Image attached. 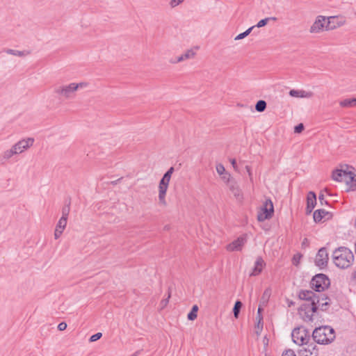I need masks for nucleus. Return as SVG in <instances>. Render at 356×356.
<instances>
[{
  "mask_svg": "<svg viewBox=\"0 0 356 356\" xmlns=\"http://www.w3.org/2000/svg\"><path fill=\"white\" fill-rule=\"evenodd\" d=\"M331 177L334 181L343 183L347 192L356 191V173L353 166L340 165L332 171Z\"/></svg>",
  "mask_w": 356,
  "mask_h": 356,
  "instance_id": "f257e3e1",
  "label": "nucleus"
},
{
  "mask_svg": "<svg viewBox=\"0 0 356 356\" xmlns=\"http://www.w3.org/2000/svg\"><path fill=\"white\" fill-rule=\"evenodd\" d=\"M308 298L302 306L301 309L304 310L308 315L312 316L313 313L318 310H325L328 305L327 298L324 295L316 296L312 292H308Z\"/></svg>",
  "mask_w": 356,
  "mask_h": 356,
  "instance_id": "f03ea898",
  "label": "nucleus"
},
{
  "mask_svg": "<svg viewBox=\"0 0 356 356\" xmlns=\"http://www.w3.org/2000/svg\"><path fill=\"white\" fill-rule=\"evenodd\" d=\"M334 264L339 268L344 269L350 267L354 262V255L352 251L345 247L336 249L332 254Z\"/></svg>",
  "mask_w": 356,
  "mask_h": 356,
  "instance_id": "7ed1b4c3",
  "label": "nucleus"
},
{
  "mask_svg": "<svg viewBox=\"0 0 356 356\" xmlns=\"http://www.w3.org/2000/svg\"><path fill=\"white\" fill-rule=\"evenodd\" d=\"M174 170V168L170 167L168 170L163 175V177L159 183L158 200L159 204L161 206H165L167 204L166 195Z\"/></svg>",
  "mask_w": 356,
  "mask_h": 356,
  "instance_id": "20e7f679",
  "label": "nucleus"
},
{
  "mask_svg": "<svg viewBox=\"0 0 356 356\" xmlns=\"http://www.w3.org/2000/svg\"><path fill=\"white\" fill-rule=\"evenodd\" d=\"M86 86L87 83L84 82H72L69 84L58 86L54 88V92L60 97L70 99L78 90L86 88Z\"/></svg>",
  "mask_w": 356,
  "mask_h": 356,
  "instance_id": "39448f33",
  "label": "nucleus"
},
{
  "mask_svg": "<svg viewBox=\"0 0 356 356\" xmlns=\"http://www.w3.org/2000/svg\"><path fill=\"white\" fill-rule=\"evenodd\" d=\"M313 338L318 343L326 344L335 338L334 331L329 326L319 327L314 330Z\"/></svg>",
  "mask_w": 356,
  "mask_h": 356,
  "instance_id": "423d86ee",
  "label": "nucleus"
},
{
  "mask_svg": "<svg viewBox=\"0 0 356 356\" xmlns=\"http://www.w3.org/2000/svg\"><path fill=\"white\" fill-rule=\"evenodd\" d=\"M274 205L270 199H266L258 209L257 219L259 222L270 220L274 215Z\"/></svg>",
  "mask_w": 356,
  "mask_h": 356,
  "instance_id": "0eeeda50",
  "label": "nucleus"
},
{
  "mask_svg": "<svg viewBox=\"0 0 356 356\" xmlns=\"http://www.w3.org/2000/svg\"><path fill=\"white\" fill-rule=\"evenodd\" d=\"M293 341L298 346H302L311 341L310 335L303 327L295 328L291 333Z\"/></svg>",
  "mask_w": 356,
  "mask_h": 356,
  "instance_id": "6e6552de",
  "label": "nucleus"
},
{
  "mask_svg": "<svg viewBox=\"0 0 356 356\" xmlns=\"http://www.w3.org/2000/svg\"><path fill=\"white\" fill-rule=\"evenodd\" d=\"M330 280L324 274L315 275L311 281V286L316 291H323L330 286Z\"/></svg>",
  "mask_w": 356,
  "mask_h": 356,
  "instance_id": "1a4fd4ad",
  "label": "nucleus"
},
{
  "mask_svg": "<svg viewBox=\"0 0 356 356\" xmlns=\"http://www.w3.org/2000/svg\"><path fill=\"white\" fill-rule=\"evenodd\" d=\"M327 17L323 15H318L313 24L309 28V32L311 33H320L323 31H327Z\"/></svg>",
  "mask_w": 356,
  "mask_h": 356,
  "instance_id": "9d476101",
  "label": "nucleus"
},
{
  "mask_svg": "<svg viewBox=\"0 0 356 356\" xmlns=\"http://www.w3.org/2000/svg\"><path fill=\"white\" fill-rule=\"evenodd\" d=\"M247 234H243L240 236L236 239L227 245L225 248L226 250L228 252H235L241 250L247 241Z\"/></svg>",
  "mask_w": 356,
  "mask_h": 356,
  "instance_id": "9b49d317",
  "label": "nucleus"
},
{
  "mask_svg": "<svg viewBox=\"0 0 356 356\" xmlns=\"http://www.w3.org/2000/svg\"><path fill=\"white\" fill-rule=\"evenodd\" d=\"M33 138H23L13 145L17 154H22L33 145Z\"/></svg>",
  "mask_w": 356,
  "mask_h": 356,
  "instance_id": "f8f14e48",
  "label": "nucleus"
},
{
  "mask_svg": "<svg viewBox=\"0 0 356 356\" xmlns=\"http://www.w3.org/2000/svg\"><path fill=\"white\" fill-rule=\"evenodd\" d=\"M328 31L338 29L346 24V19L341 16L327 17Z\"/></svg>",
  "mask_w": 356,
  "mask_h": 356,
  "instance_id": "ddd939ff",
  "label": "nucleus"
},
{
  "mask_svg": "<svg viewBox=\"0 0 356 356\" xmlns=\"http://www.w3.org/2000/svg\"><path fill=\"white\" fill-rule=\"evenodd\" d=\"M68 210L63 213L62 217L59 219L54 231V238L58 239L64 232L67 222Z\"/></svg>",
  "mask_w": 356,
  "mask_h": 356,
  "instance_id": "4468645a",
  "label": "nucleus"
},
{
  "mask_svg": "<svg viewBox=\"0 0 356 356\" xmlns=\"http://www.w3.org/2000/svg\"><path fill=\"white\" fill-rule=\"evenodd\" d=\"M328 262V254L325 248H321L315 257V264L321 268L327 266Z\"/></svg>",
  "mask_w": 356,
  "mask_h": 356,
  "instance_id": "2eb2a0df",
  "label": "nucleus"
},
{
  "mask_svg": "<svg viewBox=\"0 0 356 356\" xmlns=\"http://www.w3.org/2000/svg\"><path fill=\"white\" fill-rule=\"evenodd\" d=\"M331 213L324 209H318L314 213V220L316 222H321L332 218Z\"/></svg>",
  "mask_w": 356,
  "mask_h": 356,
  "instance_id": "dca6fc26",
  "label": "nucleus"
},
{
  "mask_svg": "<svg viewBox=\"0 0 356 356\" xmlns=\"http://www.w3.org/2000/svg\"><path fill=\"white\" fill-rule=\"evenodd\" d=\"M266 266V263L261 257L257 258L254 265L250 275L257 276L259 275Z\"/></svg>",
  "mask_w": 356,
  "mask_h": 356,
  "instance_id": "f3484780",
  "label": "nucleus"
},
{
  "mask_svg": "<svg viewBox=\"0 0 356 356\" xmlns=\"http://www.w3.org/2000/svg\"><path fill=\"white\" fill-rule=\"evenodd\" d=\"M302 346H304V348L302 350H301V352H302L304 356H312V355L316 353V346L311 341Z\"/></svg>",
  "mask_w": 356,
  "mask_h": 356,
  "instance_id": "a211bd4d",
  "label": "nucleus"
},
{
  "mask_svg": "<svg viewBox=\"0 0 356 356\" xmlns=\"http://www.w3.org/2000/svg\"><path fill=\"white\" fill-rule=\"evenodd\" d=\"M316 204V197L314 193L309 192L307 197V210L311 213Z\"/></svg>",
  "mask_w": 356,
  "mask_h": 356,
  "instance_id": "6ab92c4d",
  "label": "nucleus"
},
{
  "mask_svg": "<svg viewBox=\"0 0 356 356\" xmlns=\"http://www.w3.org/2000/svg\"><path fill=\"white\" fill-rule=\"evenodd\" d=\"M289 95L291 97L298 98H309L312 96V93L311 92L302 90H291L289 92Z\"/></svg>",
  "mask_w": 356,
  "mask_h": 356,
  "instance_id": "aec40b11",
  "label": "nucleus"
},
{
  "mask_svg": "<svg viewBox=\"0 0 356 356\" xmlns=\"http://www.w3.org/2000/svg\"><path fill=\"white\" fill-rule=\"evenodd\" d=\"M229 190L233 195L238 200H242L243 199V194L241 188L236 184H230L229 186Z\"/></svg>",
  "mask_w": 356,
  "mask_h": 356,
  "instance_id": "412c9836",
  "label": "nucleus"
},
{
  "mask_svg": "<svg viewBox=\"0 0 356 356\" xmlns=\"http://www.w3.org/2000/svg\"><path fill=\"white\" fill-rule=\"evenodd\" d=\"M339 106L342 108H353L356 106V98L344 99L339 102Z\"/></svg>",
  "mask_w": 356,
  "mask_h": 356,
  "instance_id": "4be33fe9",
  "label": "nucleus"
},
{
  "mask_svg": "<svg viewBox=\"0 0 356 356\" xmlns=\"http://www.w3.org/2000/svg\"><path fill=\"white\" fill-rule=\"evenodd\" d=\"M15 155H17V153L14 146L13 145L10 149H6L4 152H3V153L1 154V157L3 160L7 161V160H9L10 159H11Z\"/></svg>",
  "mask_w": 356,
  "mask_h": 356,
  "instance_id": "5701e85b",
  "label": "nucleus"
},
{
  "mask_svg": "<svg viewBox=\"0 0 356 356\" xmlns=\"http://www.w3.org/2000/svg\"><path fill=\"white\" fill-rule=\"evenodd\" d=\"M198 310V306L197 305H193L191 312L187 315V318L191 321H195L197 317Z\"/></svg>",
  "mask_w": 356,
  "mask_h": 356,
  "instance_id": "b1692460",
  "label": "nucleus"
},
{
  "mask_svg": "<svg viewBox=\"0 0 356 356\" xmlns=\"http://www.w3.org/2000/svg\"><path fill=\"white\" fill-rule=\"evenodd\" d=\"M242 307V302L241 301H236L233 308L234 316L236 318H238L240 310Z\"/></svg>",
  "mask_w": 356,
  "mask_h": 356,
  "instance_id": "393cba45",
  "label": "nucleus"
},
{
  "mask_svg": "<svg viewBox=\"0 0 356 356\" xmlns=\"http://www.w3.org/2000/svg\"><path fill=\"white\" fill-rule=\"evenodd\" d=\"M266 108V103L264 100H259L255 105V109L258 112H263Z\"/></svg>",
  "mask_w": 356,
  "mask_h": 356,
  "instance_id": "a878e982",
  "label": "nucleus"
},
{
  "mask_svg": "<svg viewBox=\"0 0 356 356\" xmlns=\"http://www.w3.org/2000/svg\"><path fill=\"white\" fill-rule=\"evenodd\" d=\"M170 298V295L168 294V296L166 298H163L160 301V302L159 304V308L160 310L164 309L168 306V305L169 303Z\"/></svg>",
  "mask_w": 356,
  "mask_h": 356,
  "instance_id": "bb28decb",
  "label": "nucleus"
},
{
  "mask_svg": "<svg viewBox=\"0 0 356 356\" xmlns=\"http://www.w3.org/2000/svg\"><path fill=\"white\" fill-rule=\"evenodd\" d=\"M254 28V26H251L248 29H247L245 32L242 33H240L238 34V35H236L234 38L235 40H241L244 38H245L246 36H248L251 31Z\"/></svg>",
  "mask_w": 356,
  "mask_h": 356,
  "instance_id": "cd10ccee",
  "label": "nucleus"
},
{
  "mask_svg": "<svg viewBox=\"0 0 356 356\" xmlns=\"http://www.w3.org/2000/svg\"><path fill=\"white\" fill-rule=\"evenodd\" d=\"M184 57L186 60L193 58L196 55V50L195 49H190L186 50L184 53Z\"/></svg>",
  "mask_w": 356,
  "mask_h": 356,
  "instance_id": "c85d7f7f",
  "label": "nucleus"
},
{
  "mask_svg": "<svg viewBox=\"0 0 356 356\" xmlns=\"http://www.w3.org/2000/svg\"><path fill=\"white\" fill-rule=\"evenodd\" d=\"M186 58L184 57V54H181L180 56L175 58H171L169 60V62L171 64H177V63H181V62H183L184 60H186Z\"/></svg>",
  "mask_w": 356,
  "mask_h": 356,
  "instance_id": "c756f323",
  "label": "nucleus"
},
{
  "mask_svg": "<svg viewBox=\"0 0 356 356\" xmlns=\"http://www.w3.org/2000/svg\"><path fill=\"white\" fill-rule=\"evenodd\" d=\"M216 170L220 176H221L222 175L225 174V172H227L225 168L224 167V165L222 163L216 164Z\"/></svg>",
  "mask_w": 356,
  "mask_h": 356,
  "instance_id": "7c9ffc66",
  "label": "nucleus"
},
{
  "mask_svg": "<svg viewBox=\"0 0 356 356\" xmlns=\"http://www.w3.org/2000/svg\"><path fill=\"white\" fill-rule=\"evenodd\" d=\"M270 19L275 20V17H272V18L268 17V18L261 19L260 21H259V22L257 24V25L255 26L257 28L263 27V26H266L267 24V23L268 22V21Z\"/></svg>",
  "mask_w": 356,
  "mask_h": 356,
  "instance_id": "2f4dec72",
  "label": "nucleus"
},
{
  "mask_svg": "<svg viewBox=\"0 0 356 356\" xmlns=\"http://www.w3.org/2000/svg\"><path fill=\"white\" fill-rule=\"evenodd\" d=\"M220 177L221 179L227 184H229L232 179L231 174L229 173L228 172H225V174L222 175Z\"/></svg>",
  "mask_w": 356,
  "mask_h": 356,
  "instance_id": "473e14b6",
  "label": "nucleus"
},
{
  "mask_svg": "<svg viewBox=\"0 0 356 356\" xmlns=\"http://www.w3.org/2000/svg\"><path fill=\"white\" fill-rule=\"evenodd\" d=\"M102 336V334L101 332H97L93 335H92L89 339L90 342H94L99 339Z\"/></svg>",
  "mask_w": 356,
  "mask_h": 356,
  "instance_id": "72a5a7b5",
  "label": "nucleus"
},
{
  "mask_svg": "<svg viewBox=\"0 0 356 356\" xmlns=\"http://www.w3.org/2000/svg\"><path fill=\"white\" fill-rule=\"evenodd\" d=\"M300 259H301L300 254L294 255L293 257V259H292L293 264H294L296 266H298L300 262Z\"/></svg>",
  "mask_w": 356,
  "mask_h": 356,
  "instance_id": "f704fd0d",
  "label": "nucleus"
},
{
  "mask_svg": "<svg viewBox=\"0 0 356 356\" xmlns=\"http://www.w3.org/2000/svg\"><path fill=\"white\" fill-rule=\"evenodd\" d=\"M184 1V0H171L170 1V6H171V8H175L180 3H181Z\"/></svg>",
  "mask_w": 356,
  "mask_h": 356,
  "instance_id": "c9c22d12",
  "label": "nucleus"
},
{
  "mask_svg": "<svg viewBox=\"0 0 356 356\" xmlns=\"http://www.w3.org/2000/svg\"><path fill=\"white\" fill-rule=\"evenodd\" d=\"M304 129V126L302 124H299L294 128L295 133L300 134L301 133Z\"/></svg>",
  "mask_w": 356,
  "mask_h": 356,
  "instance_id": "e433bc0d",
  "label": "nucleus"
},
{
  "mask_svg": "<svg viewBox=\"0 0 356 356\" xmlns=\"http://www.w3.org/2000/svg\"><path fill=\"white\" fill-rule=\"evenodd\" d=\"M282 356H296L293 350H285Z\"/></svg>",
  "mask_w": 356,
  "mask_h": 356,
  "instance_id": "4c0bfd02",
  "label": "nucleus"
},
{
  "mask_svg": "<svg viewBox=\"0 0 356 356\" xmlns=\"http://www.w3.org/2000/svg\"><path fill=\"white\" fill-rule=\"evenodd\" d=\"M67 328V324L65 322H61L58 325V329L60 331H63Z\"/></svg>",
  "mask_w": 356,
  "mask_h": 356,
  "instance_id": "58836bf2",
  "label": "nucleus"
},
{
  "mask_svg": "<svg viewBox=\"0 0 356 356\" xmlns=\"http://www.w3.org/2000/svg\"><path fill=\"white\" fill-rule=\"evenodd\" d=\"M245 170L248 174V176L250 177V179L252 180V170H251V167L249 166V165H246L245 166Z\"/></svg>",
  "mask_w": 356,
  "mask_h": 356,
  "instance_id": "ea45409f",
  "label": "nucleus"
},
{
  "mask_svg": "<svg viewBox=\"0 0 356 356\" xmlns=\"http://www.w3.org/2000/svg\"><path fill=\"white\" fill-rule=\"evenodd\" d=\"M257 319H258V325H257V327L258 328H259V325L261 323V308H259L258 309V316H257Z\"/></svg>",
  "mask_w": 356,
  "mask_h": 356,
  "instance_id": "a19ab883",
  "label": "nucleus"
},
{
  "mask_svg": "<svg viewBox=\"0 0 356 356\" xmlns=\"http://www.w3.org/2000/svg\"><path fill=\"white\" fill-rule=\"evenodd\" d=\"M10 52L11 54H13L14 55H16V56H23V55H24V54H23L22 52H21V51H17L16 53H14L13 50H10Z\"/></svg>",
  "mask_w": 356,
  "mask_h": 356,
  "instance_id": "79ce46f5",
  "label": "nucleus"
},
{
  "mask_svg": "<svg viewBox=\"0 0 356 356\" xmlns=\"http://www.w3.org/2000/svg\"><path fill=\"white\" fill-rule=\"evenodd\" d=\"M231 163H232L233 168L234 169H236V160L235 159H232L231 160Z\"/></svg>",
  "mask_w": 356,
  "mask_h": 356,
  "instance_id": "37998d69",
  "label": "nucleus"
},
{
  "mask_svg": "<svg viewBox=\"0 0 356 356\" xmlns=\"http://www.w3.org/2000/svg\"><path fill=\"white\" fill-rule=\"evenodd\" d=\"M353 279L356 282V270L353 274Z\"/></svg>",
  "mask_w": 356,
  "mask_h": 356,
  "instance_id": "c03bdc74",
  "label": "nucleus"
},
{
  "mask_svg": "<svg viewBox=\"0 0 356 356\" xmlns=\"http://www.w3.org/2000/svg\"><path fill=\"white\" fill-rule=\"evenodd\" d=\"M264 341H265V343H266V344H268V339H266V338H264Z\"/></svg>",
  "mask_w": 356,
  "mask_h": 356,
  "instance_id": "a18cd8bd",
  "label": "nucleus"
},
{
  "mask_svg": "<svg viewBox=\"0 0 356 356\" xmlns=\"http://www.w3.org/2000/svg\"><path fill=\"white\" fill-rule=\"evenodd\" d=\"M355 17H356V12L355 13Z\"/></svg>",
  "mask_w": 356,
  "mask_h": 356,
  "instance_id": "49530a36",
  "label": "nucleus"
}]
</instances>
